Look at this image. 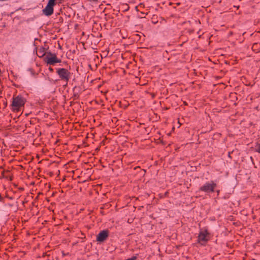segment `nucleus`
Instances as JSON below:
<instances>
[{
  "mask_svg": "<svg viewBox=\"0 0 260 260\" xmlns=\"http://www.w3.org/2000/svg\"><path fill=\"white\" fill-rule=\"evenodd\" d=\"M25 103V100L21 96L18 95L13 97V102L11 105L12 109L13 111L18 112L20 110Z\"/></svg>",
  "mask_w": 260,
  "mask_h": 260,
  "instance_id": "1",
  "label": "nucleus"
},
{
  "mask_svg": "<svg viewBox=\"0 0 260 260\" xmlns=\"http://www.w3.org/2000/svg\"><path fill=\"white\" fill-rule=\"evenodd\" d=\"M216 187V184L213 181L206 182L204 185L201 186L200 190L203 191L207 193L213 192Z\"/></svg>",
  "mask_w": 260,
  "mask_h": 260,
  "instance_id": "2",
  "label": "nucleus"
},
{
  "mask_svg": "<svg viewBox=\"0 0 260 260\" xmlns=\"http://www.w3.org/2000/svg\"><path fill=\"white\" fill-rule=\"evenodd\" d=\"M57 73L58 75L59 78L62 80L65 81L67 83L71 77V73L68 70L64 68L57 69Z\"/></svg>",
  "mask_w": 260,
  "mask_h": 260,
  "instance_id": "3",
  "label": "nucleus"
},
{
  "mask_svg": "<svg viewBox=\"0 0 260 260\" xmlns=\"http://www.w3.org/2000/svg\"><path fill=\"white\" fill-rule=\"evenodd\" d=\"M45 61L48 64L51 65H54L56 63L61 62V60L58 59L55 54H52L51 53H47L46 55Z\"/></svg>",
  "mask_w": 260,
  "mask_h": 260,
  "instance_id": "4",
  "label": "nucleus"
},
{
  "mask_svg": "<svg viewBox=\"0 0 260 260\" xmlns=\"http://www.w3.org/2000/svg\"><path fill=\"white\" fill-rule=\"evenodd\" d=\"M55 0H49L46 7L43 9V13L46 16H50L53 13V7L55 5Z\"/></svg>",
  "mask_w": 260,
  "mask_h": 260,
  "instance_id": "5",
  "label": "nucleus"
},
{
  "mask_svg": "<svg viewBox=\"0 0 260 260\" xmlns=\"http://www.w3.org/2000/svg\"><path fill=\"white\" fill-rule=\"evenodd\" d=\"M108 236V232L107 231L101 232L97 236L96 240L99 242H103L106 239Z\"/></svg>",
  "mask_w": 260,
  "mask_h": 260,
  "instance_id": "6",
  "label": "nucleus"
},
{
  "mask_svg": "<svg viewBox=\"0 0 260 260\" xmlns=\"http://www.w3.org/2000/svg\"><path fill=\"white\" fill-rule=\"evenodd\" d=\"M208 240V233L207 231H202L200 232V234L198 237V240L199 242L204 243Z\"/></svg>",
  "mask_w": 260,
  "mask_h": 260,
  "instance_id": "7",
  "label": "nucleus"
},
{
  "mask_svg": "<svg viewBox=\"0 0 260 260\" xmlns=\"http://www.w3.org/2000/svg\"><path fill=\"white\" fill-rule=\"evenodd\" d=\"M38 56L40 57L43 56L45 54V51L44 48H41L38 51Z\"/></svg>",
  "mask_w": 260,
  "mask_h": 260,
  "instance_id": "8",
  "label": "nucleus"
},
{
  "mask_svg": "<svg viewBox=\"0 0 260 260\" xmlns=\"http://www.w3.org/2000/svg\"><path fill=\"white\" fill-rule=\"evenodd\" d=\"M255 150L258 153H260V144H257L256 146Z\"/></svg>",
  "mask_w": 260,
  "mask_h": 260,
  "instance_id": "9",
  "label": "nucleus"
},
{
  "mask_svg": "<svg viewBox=\"0 0 260 260\" xmlns=\"http://www.w3.org/2000/svg\"><path fill=\"white\" fill-rule=\"evenodd\" d=\"M136 258H137L136 256H133L132 257L128 258L126 260H136Z\"/></svg>",
  "mask_w": 260,
  "mask_h": 260,
  "instance_id": "10",
  "label": "nucleus"
},
{
  "mask_svg": "<svg viewBox=\"0 0 260 260\" xmlns=\"http://www.w3.org/2000/svg\"><path fill=\"white\" fill-rule=\"evenodd\" d=\"M49 69V70H50V71H51V72H52V71H53V69H52V68H51V67H50Z\"/></svg>",
  "mask_w": 260,
  "mask_h": 260,
  "instance_id": "11",
  "label": "nucleus"
}]
</instances>
